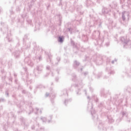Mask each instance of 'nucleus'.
I'll use <instances>...</instances> for the list:
<instances>
[{"instance_id":"1","label":"nucleus","mask_w":131,"mask_h":131,"mask_svg":"<svg viewBox=\"0 0 131 131\" xmlns=\"http://www.w3.org/2000/svg\"><path fill=\"white\" fill-rule=\"evenodd\" d=\"M59 41L60 42H62V41H63V39H62V38L61 37H59Z\"/></svg>"}]
</instances>
